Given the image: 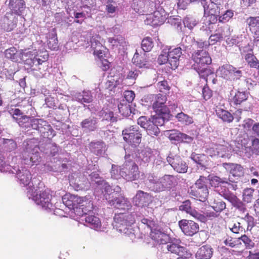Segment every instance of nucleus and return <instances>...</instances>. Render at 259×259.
Here are the masks:
<instances>
[{"instance_id": "obj_61", "label": "nucleus", "mask_w": 259, "mask_h": 259, "mask_svg": "<svg viewBox=\"0 0 259 259\" xmlns=\"http://www.w3.org/2000/svg\"><path fill=\"white\" fill-rule=\"evenodd\" d=\"M208 183L209 179H207L206 177L200 176L195 182V187L196 188H207Z\"/></svg>"}, {"instance_id": "obj_3", "label": "nucleus", "mask_w": 259, "mask_h": 259, "mask_svg": "<svg viewBox=\"0 0 259 259\" xmlns=\"http://www.w3.org/2000/svg\"><path fill=\"white\" fill-rule=\"evenodd\" d=\"M37 52L28 50L17 51L16 48L11 47L7 49L5 52V57L11 60L13 62H18L21 61H24L25 64L31 66H37L45 62L39 58H38Z\"/></svg>"}, {"instance_id": "obj_49", "label": "nucleus", "mask_w": 259, "mask_h": 259, "mask_svg": "<svg viewBox=\"0 0 259 259\" xmlns=\"http://www.w3.org/2000/svg\"><path fill=\"white\" fill-rule=\"evenodd\" d=\"M254 189L247 188L244 189L242 193L243 201L247 203L251 202L254 198Z\"/></svg>"}, {"instance_id": "obj_10", "label": "nucleus", "mask_w": 259, "mask_h": 259, "mask_svg": "<svg viewBox=\"0 0 259 259\" xmlns=\"http://www.w3.org/2000/svg\"><path fill=\"white\" fill-rule=\"evenodd\" d=\"M158 4H155L154 6L156 10L153 13L147 15L144 21L145 24L156 27L163 24L167 19L168 17L167 13L162 6L159 5L160 2L158 1Z\"/></svg>"}, {"instance_id": "obj_52", "label": "nucleus", "mask_w": 259, "mask_h": 259, "mask_svg": "<svg viewBox=\"0 0 259 259\" xmlns=\"http://www.w3.org/2000/svg\"><path fill=\"white\" fill-rule=\"evenodd\" d=\"M198 72L200 78L204 79L206 82L208 76L213 75V72L207 67H200L195 69Z\"/></svg>"}, {"instance_id": "obj_11", "label": "nucleus", "mask_w": 259, "mask_h": 259, "mask_svg": "<svg viewBox=\"0 0 259 259\" xmlns=\"http://www.w3.org/2000/svg\"><path fill=\"white\" fill-rule=\"evenodd\" d=\"M130 157V155H125V161L123 165L122 178L128 181L136 180L140 177L138 167L135 162L129 159Z\"/></svg>"}, {"instance_id": "obj_59", "label": "nucleus", "mask_w": 259, "mask_h": 259, "mask_svg": "<svg viewBox=\"0 0 259 259\" xmlns=\"http://www.w3.org/2000/svg\"><path fill=\"white\" fill-rule=\"evenodd\" d=\"M143 5V3L142 1L137 0L132 5V7L136 13L140 15H144L147 11L144 7H142Z\"/></svg>"}, {"instance_id": "obj_39", "label": "nucleus", "mask_w": 259, "mask_h": 259, "mask_svg": "<svg viewBox=\"0 0 259 259\" xmlns=\"http://www.w3.org/2000/svg\"><path fill=\"white\" fill-rule=\"evenodd\" d=\"M247 23L251 32L254 34L255 37L259 38V17H250L247 20Z\"/></svg>"}, {"instance_id": "obj_15", "label": "nucleus", "mask_w": 259, "mask_h": 259, "mask_svg": "<svg viewBox=\"0 0 259 259\" xmlns=\"http://www.w3.org/2000/svg\"><path fill=\"white\" fill-rule=\"evenodd\" d=\"M30 124L31 127L38 131L44 138L50 139L55 135L50 125L41 119L33 118L30 120Z\"/></svg>"}, {"instance_id": "obj_55", "label": "nucleus", "mask_w": 259, "mask_h": 259, "mask_svg": "<svg viewBox=\"0 0 259 259\" xmlns=\"http://www.w3.org/2000/svg\"><path fill=\"white\" fill-rule=\"evenodd\" d=\"M121 80L119 79L117 76H108L106 83V87L111 91L113 88L119 84Z\"/></svg>"}, {"instance_id": "obj_58", "label": "nucleus", "mask_w": 259, "mask_h": 259, "mask_svg": "<svg viewBox=\"0 0 259 259\" xmlns=\"http://www.w3.org/2000/svg\"><path fill=\"white\" fill-rule=\"evenodd\" d=\"M153 47V42L151 37H147L142 40L141 48L144 52H149Z\"/></svg>"}, {"instance_id": "obj_44", "label": "nucleus", "mask_w": 259, "mask_h": 259, "mask_svg": "<svg viewBox=\"0 0 259 259\" xmlns=\"http://www.w3.org/2000/svg\"><path fill=\"white\" fill-rule=\"evenodd\" d=\"M215 112L218 117L224 121L230 123L233 120V116L226 110L217 107L215 109Z\"/></svg>"}, {"instance_id": "obj_45", "label": "nucleus", "mask_w": 259, "mask_h": 259, "mask_svg": "<svg viewBox=\"0 0 259 259\" xmlns=\"http://www.w3.org/2000/svg\"><path fill=\"white\" fill-rule=\"evenodd\" d=\"M119 112L123 116H128L131 113L130 103L122 100L118 105Z\"/></svg>"}, {"instance_id": "obj_29", "label": "nucleus", "mask_w": 259, "mask_h": 259, "mask_svg": "<svg viewBox=\"0 0 259 259\" xmlns=\"http://www.w3.org/2000/svg\"><path fill=\"white\" fill-rule=\"evenodd\" d=\"M201 4L203 8L204 15H212L216 18L220 16V7L216 4L209 2L208 4L207 1H201Z\"/></svg>"}, {"instance_id": "obj_51", "label": "nucleus", "mask_w": 259, "mask_h": 259, "mask_svg": "<svg viewBox=\"0 0 259 259\" xmlns=\"http://www.w3.org/2000/svg\"><path fill=\"white\" fill-rule=\"evenodd\" d=\"M228 197L229 198V201L239 210L244 212L246 210L244 204L237 197L236 195Z\"/></svg>"}, {"instance_id": "obj_40", "label": "nucleus", "mask_w": 259, "mask_h": 259, "mask_svg": "<svg viewBox=\"0 0 259 259\" xmlns=\"http://www.w3.org/2000/svg\"><path fill=\"white\" fill-rule=\"evenodd\" d=\"M231 94L234 95L232 99V102L235 105H239L243 102L246 101L248 97V93L245 91H231Z\"/></svg>"}, {"instance_id": "obj_63", "label": "nucleus", "mask_w": 259, "mask_h": 259, "mask_svg": "<svg viewBox=\"0 0 259 259\" xmlns=\"http://www.w3.org/2000/svg\"><path fill=\"white\" fill-rule=\"evenodd\" d=\"M168 50L165 47L162 51L158 58V63L160 64H163L166 63H169Z\"/></svg>"}, {"instance_id": "obj_43", "label": "nucleus", "mask_w": 259, "mask_h": 259, "mask_svg": "<svg viewBox=\"0 0 259 259\" xmlns=\"http://www.w3.org/2000/svg\"><path fill=\"white\" fill-rule=\"evenodd\" d=\"M225 29H229L228 27L224 28L220 27L216 30L214 34H211L209 36L208 42L210 43V45H214L217 42L223 39V37L225 36L224 33Z\"/></svg>"}, {"instance_id": "obj_27", "label": "nucleus", "mask_w": 259, "mask_h": 259, "mask_svg": "<svg viewBox=\"0 0 259 259\" xmlns=\"http://www.w3.org/2000/svg\"><path fill=\"white\" fill-rule=\"evenodd\" d=\"M151 201V195L140 190L137 192L136 196L133 198L134 203L139 207L147 206Z\"/></svg>"}, {"instance_id": "obj_25", "label": "nucleus", "mask_w": 259, "mask_h": 259, "mask_svg": "<svg viewBox=\"0 0 259 259\" xmlns=\"http://www.w3.org/2000/svg\"><path fill=\"white\" fill-rule=\"evenodd\" d=\"M223 166L230 172V176L233 177L236 180L244 175L243 167L239 164L233 163H223Z\"/></svg>"}, {"instance_id": "obj_28", "label": "nucleus", "mask_w": 259, "mask_h": 259, "mask_svg": "<svg viewBox=\"0 0 259 259\" xmlns=\"http://www.w3.org/2000/svg\"><path fill=\"white\" fill-rule=\"evenodd\" d=\"M11 114L13 115V118L15 119L19 126L25 128L31 126L30 120L31 119L28 116L22 115L19 109H12Z\"/></svg>"}, {"instance_id": "obj_54", "label": "nucleus", "mask_w": 259, "mask_h": 259, "mask_svg": "<svg viewBox=\"0 0 259 259\" xmlns=\"http://www.w3.org/2000/svg\"><path fill=\"white\" fill-rule=\"evenodd\" d=\"M108 42L113 47H123L125 44L124 38L121 35L115 36L113 37L108 38Z\"/></svg>"}, {"instance_id": "obj_62", "label": "nucleus", "mask_w": 259, "mask_h": 259, "mask_svg": "<svg viewBox=\"0 0 259 259\" xmlns=\"http://www.w3.org/2000/svg\"><path fill=\"white\" fill-rule=\"evenodd\" d=\"M192 46L194 49H200L199 50H204L203 49H207L210 46V43L208 41L199 40L193 41Z\"/></svg>"}, {"instance_id": "obj_33", "label": "nucleus", "mask_w": 259, "mask_h": 259, "mask_svg": "<svg viewBox=\"0 0 259 259\" xmlns=\"http://www.w3.org/2000/svg\"><path fill=\"white\" fill-rule=\"evenodd\" d=\"M169 138L171 140H175L178 142L190 143L193 140V138L185 134L182 133L177 130L169 131Z\"/></svg>"}, {"instance_id": "obj_64", "label": "nucleus", "mask_w": 259, "mask_h": 259, "mask_svg": "<svg viewBox=\"0 0 259 259\" xmlns=\"http://www.w3.org/2000/svg\"><path fill=\"white\" fill-rule=\"evenodd\" d=\"M234 16V11L231 10H228L219 18V22L225 23L229 21Z\"/></svg>"}, {"instance_id": "obj_17", "label": "nucleus", "mask_w": 259, "mask_h": 259, "mask_svg": "<svg viewBox=\"0 0 259 259\" xmlns=\"http://www.w3.org/2000/svg\"><path fill=\"white\" fill-rule=\"evenodd\" d=\"M191 58L194 62V69L207 67L212 62L208 53L204 50L195 51L192 53Z\"/></svg>"}, {"instance_id": "obj_41", "label": "nucleus", "mask_w": 259, "mask_h": 259, "mask_svg": "<svg viewBox=\"0 0 259 259\" xmlns=\"http://www.w3.org/2000/svg\"><path fill=\"white\" fill-rule=\"evenodd\" d=\"M234 67L229 64L224 65L220 66L217 70V74L221 76L222 77L228 79L232 76V72L233 71Z\"/></svg>"}, {"instance_id": "obj_6", "label": "nucleus", "mask_w": 259, "mask_h": 259, "mask_svg": "<svg viewBox=\"0 0 259 259\" xmlns=\"http://www.w3.org/2000/svg\"><path fill=\"white\" fill-rule=\"evenodd\" d=\"M0 171L15 174L20 184L27 187V191L30 188H35L32 182L30 172L25 167H20L19 165L12 166L6 164L3 159H0Z\"/></svg>"}, {"instance_id": "obj_48", "label": "nucleus", "mask_w": 259, "mask_h": 259, "mask_svg": "<svg viewBox=\"0 0 259 259\" xmlns=\"http://www.w3.org/2000/svg\"><path fill=\"white\" fill-rule=\"evenodd\" d=\"M240 222L243 225L244 222L247 224L246 231H251L252 228L255 225L254 218L250 215L248 213L246 214L244 217L240 219Z\"/></svg>"}, {"instance_id": "obj_30", "label": "nucleus", "mask_w": 259, "mask_h": 259, "mask_svg": "<svg viewBox=\"0 0 259 259\" xmlns=\"http://www.w3.org/2000/svg\"><path fill=\"white\" fill-rule=\"evenodd\" d=\"M133 63L140 68L149 69L152 67V63L146 58V54L141 56L137 52L135 54L133 59Z\"/></svg>"}, {"instance_id": "obj_12", "label": "nucleus", "mask_w": 259, "mask_h": 259, "mask_svg": "<svg viewBox=\"0 0 259 259\" xmlns=\"http://www.w3.org/2000/svg\"><path fill=\"white\" fill-rule=\"evenodd\" d=\"M123 140L130 145L137 146L141 142L142 134L138 125H131L122 132Z\"/></svg>"}, {"instance_id": "obj_47", "label": "nucleus", "mask_w": 259, "mask_h": 259, "mask_svg": "<svg viewBox=\"0 0 259 259\" xmlns=\"http://www.w3.org/2000/svg\"><path fill=\"white\" fill-rule=\"evenodd\" d=\"M176 117L179 122L186 125L191 124L193 122V119L192 117L182 112L178 113Z\"/></svg>"}, {"instance_id": "obj_50", "label": "nucleus", "mask_w": 259, "mask_h": 259, "mask_svg": "<svg viewBox=\"0 0 259 259\" xmlns=\"http://www.w3.org/2000/svg\"><path fill=\"white\" fill-rule=\"evenodd\" d=\"M209 179V183L212 187L220 188V185L227 184L225 183V179H221L217 176L209 175L207 177Z\"/></svg>"}, {"instance_id": "obj_34", "label": "nucleus", "mask_w": 259, "mask_h": 259, "mask_svg": "<svg viewBox=\"0 0 259 259\" xmlns=\"http://www.w3.org/2000/svg\"><path fill=\"white\" fill-rule=\"evenodd\" d=\"M151 238L160 244L165 245L169 240V237L168 235L156 230H152L150 234Z\"/></svg>"}, {"instance_id": "obj_46", "label": "nucleus", "mask_w": 259, "mask_h": 259, "mask_svg": "<svg viewBox=\"0 0 259 259\" xmlns=\"http://www.w3.org/2000/svg\"><path fill=\"white\" fill-rule=\"evenodd\" d=\"M244 59L248 65L251 68H257L259 66V60L252 53H248L244 56Z\"/></svg>"}, {"instance_id": "obj_42", "label": "nucleus", "mask_w": 259, "mask_h": 259, "mask_svg": "<svg viewBox=\"0 0 259 259\" xmlns=\"http://www.w3.org/2000/svg\"><path fill=\"white\" fill-rule=\"evenodd\" d=\"M91 151L98 156L102 155L105 151L106 145L102 141L92 142L90 144Z\"/></svg>"}, {"instance_id": "obj_31", "label": "nucleus", "mask_w": 259, "mask_h": 259, "mask_svg": "<svg viewBox=\"0 0 259 259\" xmlns=\"http://www.w3.org/2000/svg\"><path fill=\"white\" fill-rule=\"evenodd\" d=\"M80 126L85 133L95 131L98 127L97 119L95 117H89L81 122Z\"/></svg>"}, {"instance_id": "obj_56", "label": "nucleus", "mask_w": 259, "mask_h": 259, "mask_svg": "<svg viewBox=\"0 0 259 259\" xmlns=\"http://www.w3.org/2000/svg\"><path fill=\"white\" fill-rule=\"evenodd\" d=\"M198 21L191 16H186L183 21L185 27L192 29L198 23Z\"/></svg>"}, {"instance_id": "obj_35", "label": "nucleus", "mask_w": 259, "mask_h": 259, "mask_svg": "<svg viewBox=\"0 0 259 259\" xmlns=\"http://www.w3.org/2000/svg\"><path fill=\"white\" fill-rule=\"evenodd\" d=\"M47 45L51 50H57L59 47L57 32L55 28L50 30L47 34Z\"/></svg>"}, {"instance_id": "obj_24", "label": "nucleus", "mask_w": 259, "mask_h": 259, "mask_svg": "<svg viewBox=\"0 0 259 259\" xmlns=\"http://www.w3.org/2000/svg\"><path fill=\"white\" fill-rule=\"evenodd\" d=\"M181 241L176 240L171 242H167L164 245L168 252L180 256H183L185 253L189 252L186 247L180 245Z\"/></svg>"}, {"instance_id": "obj_32", "label": "nucleus", "mask_w": 259, "mask_h": 259, "mask_svg": "<svg viewBox=\"0 0 259 259\" xmlns=\"http://www.w3.org/2000/svg\"><path fill=\"white\" fill-rule=\"evenodd\" d=\"M152 156L151 150L149 148H145L136 154V161L140 165L149 162Z\"/></svg>"}, {"instance_id": "obj_13", "label": "nucleus", "mask_w": 259, "mask_h": 259, "mask_svg": "<svg viewBox=\"0 0 259 259\" xmlns=\"http://www.w3.org/2000/svg\"><path fill=\"white\" fill-rule=\"evenodd\" d=\"M90 42L88 41L89 45L86 46L88 48L91 46V48L94 51V55L96 56L100 59H103L105 57L106 54L107 53V49L103 46L104 41L101 38L99 34H95L92 35L90 34Z\"/></svg>"}, {"instance_id": "obj_5", "label": "nucleus", "mask_w": 259, "mask_h": 259, "mask_svg": "<svg viewBox=\"0 0 259 259\" xmlns=\"http://www.w3.org/2000/svg\"><path fill=\"white\" fill-rule=\"evenodd\" d=\"M22 148L20 156L22 164L28 166L37 165L41 160L37 140L35 139L26 140L23 143Z\"/></svg>"}, {"instance_id": "obj_21", "label": "nucleus", "mask_w": 259, "mask_h": 259, "mask_svg": "<svg viewBox=\"0 0 259 259\" xmlns=\"http://www.w3.org/2000/svg\"><path fill=\"white\" fill-rule=\"evenodd\" d=\"M182 232L187 236H193L199 231V225L191 220H182L179 222Z\"/></svg>"}, {"instance_id": "obj_26", "label": "nucleus", "mask_w": 259, "mask_h": 259, "mask_svg": "<svg viewBox=\"0 0 259 259\" xmlns=\"http://www.w3.org/2000/svg\"><path fill=\"white\" fill-rule=\"evenodd\" d=\"M82 218V219L81 220L82 221L84 220L87 225L92 229L99 232H103L105 231V228L102 226L100 219L95 215V213L92 214H89V215Z\"/></svg>"}, {"instance_id": "obj_22", "label": "nucleus", "mask_w": 259, "mask_h": 259, "mask_svg": "<svg viewBox=\"0 0 259 259\" xmlns=\"http://www.w3.org/2000/svg\"><path fill=\"white\" fill-rule=\"evenodd\" d=\"M167 161L174 169L179 173H185L188 169L186 163L178 156H168Z\"/></svg>"}, {"instance_id": "obj_60", "label": "nucleus", "mask_w": 259, "mask_h": 259, "mask_svg": "<svg viewBox=\"0 0 259 259\" xmlns=\"http://www.w3.org/2000/svg\"><path fill=\"white\" fill-rule=\"evenodd\" d=\"M229 229L234 234L244 233L246 232L245 228L240 222L234 223L232 226L229 227Z\"/></svg>"}, {"instance_id": "obj_19", "label": "nucleus", "mask_w": 259, "mask_h": 259, "mask_svg": "<svg viewBox=\"0 0 259 259\" xmlns=\"http://www.w3.org/2000/svg\"><path fill=\"white\" fill-rule=\"evenodd\" d=\"M137 123L138 125L146 130L147 134L151 136H157L160 133V130L157 125L152 120L148 119L145 116L139 117Z\"/></svg>"}, {"instance_id": "obj_36", "label": "nucleus", "mask_w": 259, "mask_h": 259, "mask_svg": "<svg viewBox=\"0 0 259 259\" xmlns=\"http://www.w3.org/2000/svg\"><path fill=\"white\" fill-rule=\"evenodd\" d=\"M73 99L81 104L90 103L93 100L92 94L89 91L76 93L73 95Z\"/></svg>"}, {"instance_id": "obj_4", "label": "nucleus", "mask_w": 259, "mask_h": 259, "mask_svg": "<svg viewBox=\"0 0 259 259\" xmlns=\"http://www.w3.org/2000/svg\"><path fill=\"white\" fill-rule=\"evenodd\" d=\"M148 187L155 192L169 191L178 184L177 176L171 175H164L161 177L154 174H149L147 177Z\"/></svg>"}, {"instance_id": "obj_38", "label": "nucleus", "mask_w": 259, "mask_h": 259, "mask_svg": "<svg viewBox=\"0 0 259 259\" xmlns=\"http://www.w3.org/2000/svg\"><path fill=\"white\" fill-rule=\"evenodd\" d=\"M212 248L210 246L203 245L197 250L195 257L196 259H210L212 256Z\"/></svg>"}, {"instance_id": "obj_53", "label": "nucleus", "mask_w": 259, "mask_h": 259, "mask_svg": "<svg viewBox=\"0 0 259 259\" xmlns=\"http://www.w3.org/2000/svg\"><path fill=\"white\" fill-rule=\"evenodd\" d=\"M123 166L122 167L118 165L112 164L110 171L112 179L118 180L122 178Z\"/></svg>"}, {"instance_id": "obj_20", "label": "nucleus", "mask_w": 259, "mask_h": 259, "mask_svg": "<svg viewBox=\"0 0 259 259\" xmlns=\"http://www.w3.org/2000/svg\"><path fill=\"white\" fill-rule=\"evenodd\" d=\"M166 100V97L165 95L161 94L156 95L155 101L153 104V108L158 114H169V109L165 105Z\"/></svg>"}, {"instance_id": "obj_16", "label": "nucleus", "mask_w": 259, "mask_h": 259, "mask_svg": "<svg viewBox=\"0 0 259 259\" xmlns=\"http://www.w3.org/2000/svg\"><path fill=\"white\" fill-rule=\"evenodd\" d=\"M218 148L219 156L224 158H230L233 153L239 154L241 149H243L242 146L237 147L236 148H233L232 144H230L223 139H219Z\"/></svg>"}, {"instance_id": "obj_8", "label": "nucleus", "mask_w": 259, "mask_h": 259, "mask_svg": "<svg viewBox=\"0 0 259 259\" xmlns=\"http://www.w3.org/2000/svg\"><path fill=\"white\" fill-rule=\"evenodd\" d=\"M9 7L12 13L6 14L3 19L4 22L2 25L7 31H10L16 27L17 21L13 13L21 16L25 9V2L24 0H9Z\"/></svg>"}, {"instance_id": "obj_14", "label": "nucleus", "mask_w": 259, "mask_h": 259, "mask_svg": "<svg viewBox=\"0 0 259 259\" xmlns=\"http://www.w3.org/2000/svg\"><path fill=\"white\" fill-rule=\"evenodd\" d=\"M70 186L75 190H86L90 186V182L85 174L74 172L69 177Z\"/></svg>"}, {"instance_id": "obj_7", "label": "nucleus", "mask_w": 259, "mask_h": 259, "mask_svg": "<svg viewBox=\"0 0 259 259\" xmlns=\"http://www.w3.org/2000/svg\"><path fill=\"white\" fill-rule=\"evenodd\" d=\"M135 214L133 213H119L114 217L113 226L118 232L128 236L131 239L135 238L134 230L132 225L135 222Z\"/></svg>"}, {"instance_id": "obj_9", "label": "nucleus", "mask_w": 259, "mask_h": 259, "mask_svg": "<svg viewBox=\"0 0 259 259\" xmlns=\"http://www.w3.org/2000/svg\"><path fill=\"white\" fill-rule=\"evenodd\" d=\"M184 40L190 41L191 40V37L189 36H186L182 38V42L180 47L177 48H172L166 47V49L168 50L169 56V64L170 65L171 69H175L178 67L179 64V59L182 55V51H185L189 48V46L185 45Z\"/></svg>"}, {"instance_id": "obj_1", "label": "nucleus", "mask_w": 259, "mask_h": 259, "mask_svg": "<svg viewBox=\"0 0 259 259\" xmlns=\"http://www.w3.org/2000/svg\"><path fill=\"white\" fill-rule=\"evenodd\" d=\"M104 189V196L108 204L116 209L128 210L132 207L129 200L120 194L121 188L118 186L111 187L107 182L100 181L97 182Z\"/></svg>"}, {"instance_id": "obj_23", "label": "nucleus", "mask_w": 259, "mask_h": 259, "mask_svg": "<svg viewBox=\"0 0 259 259\" xmlns=\"http://www.w3.org/2000/svg\"><path fill=\"white\" fill-rule=\"evenodd\" d=\"M82 197L71 194H66L62 198L63 205L67 207L69 209L73 210L74 213V209L78 208L80 202Z\"/></svg>"}, {"instance_id": "obj_37", "label": "nucleus", "mask_w": 259, "mask_h": 259, "mask_svg": "<svg viewBox=\"0 0 259 259\" xmlns=\"http://www.w3.org/2000/svg\"><path fill=\"white\" fill-rule=\"evenodd\" d=\"M190 194L192 197H194L195 199L204 202L208 196V188H196L195 187L191 190Z\"/></svg>"}, {"instance_id": "obj_57", "label": "nucleus", "mask_w": 259, "mask_h": 259, "mask_svg": "<svg viewBox=\"0 0 259 259\" xmlns=\"http://www.w3.org/2000/svg\"><path fill=\"white\" fill-rule=\"evenodd\" d=\"M217 191L219 192L220 195L228 201L229 198L228 197L235 196L234 194L229 191V188H228V186L227 185L226 186V185H221L220 188L217 189Z\"/></svg>"}, {"instance_id": "obj_18", "label": "nucleus", "mask_w": 259, "mask_h": 259, "mask_svg": "<svg viewBox=\"0 0 259 259\" xmlns=\"http://www.w3.org/2000/svg\"><path fill=\"white\" fill-rule=\"evenodd\" d=\"M93 203L90 199L85 196L82 198L78 208L74 209V213L77 217L76 219L83 218L89 214H94Z\"/></svg>"}, {"instance_id": "obj_2", "label": "nucleus", "mask_w": 259, "mask_h": 259, "mask_svg": "<svg viewBox=\"0 0 259 259\" xmlns=\"http://www.w3.org/2000/svg\"><path fill=\"white\" fill-rule=\"evenodd\" d=\"M27 196L31 199L36 205L49 212L54 214L64 216V211L62 209L58 208L56 204L54 205L52 202V196L47 191L40 192L36 188H30L26 192Z\"/></svg>"}]
</instances>
